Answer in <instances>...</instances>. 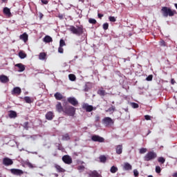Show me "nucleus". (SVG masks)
<instances>
[{"label": "nucleus", "mask_w": 177, "mask_h": 177, "mask_svg": "<svg viewBox=\"0 0 177 177\" xmlns=\"http://www.w3.org/2000/svg\"><path fill=\"white\" fill-rule=\"evenodd\" d=\"M67 102L70 103V104H72V106H78V100L75 99L74 97H69L67 98Z\"/></svg>", "instance_id": "obj_10"}, {"label": "nucleus", "mask_w": 177, "mask_h": 177, "mask_svg": "<svg viewBox=\"0 0 177 177\" xmlns=\"http://www.w3.org/2000/svg\"><path fill=\"white\" fill-rule=\"evenodd\" d=\"M59 46L62 47L66 46V41H64V39H61L59 41Z\"/></svg>", "instance_id": "obj_35"}, {"label": "nucleus", "mask_w": 177, "mask_h": 177, "mask_svg": "<svg viewBox=\"0 0 177 177\" xmlns=\"http://www.w3.org/2000/svg\"><path fill=\"white\" fill-rule=\"evenodd\" d=\"M19 39L24 42H27L28 41V35L26 32L23 33L19 36Z\"/></svg>", "instance_id": "obj_14"}, {"label": "nucleus", "mask_w": 177, "mask_h": 177, "mask_svg": "<svg viewBox=\"0 0 177 177\" xmlns=\"http://www.w3.org/2000/svg\"><path fill=\"white\" fill-rule=\"evenodd\" d=\"M3 165L6 167L13 165V160L9 158H4L3 159Z\"/></svg>", "instance_id": "obj_11"}, {"label": "nucleus", "mask_w": 177, "mask_h": 177, "mask_svg": "<svg viewBox=\"0 0 177 177\" xmlns=\"http://www.w3.org/2000/svg\"><path fill=\"white\" fill-rule=\"evenodd\" d=\"M100 162H106V161H107V158H106V156L104 155H102L100 156Z\"/></svg>", "instance_id": "obj_30"}, {"label": "nucleus", "mask_w": 177, "mask_h": 177, "mask_svg": "<svg viewBox=\"0 0 177 177\" xmlns=\"http://www.w3.org/2000/svg\"><path fill=\"white\" fill-rule=\"evenodd\" d=\"M39 60H45L46 59V54L45 53H40L39 55Z\"/></svg>", "instance_id": "obj_28"}, {"label": "nucleus", "mask_w": 177, "mask_h": 177, "mask_svg": "<svg viewBox=\"0 0 177 177\" xmlns=\"http://www.w3.org/2000/svg\"><path fill=\"white\" fill-rule=\"evenodd\" d=\"M156 174H161V167L160 166L156 167Z\"/></svg>", "instance_id": "obj_41"}, {"label": "nucleus", "mask_w": 177, "mask_h": 177, "mask_svg": "<svg viewBox=\"0 0 177 177\" xmlns=\"http://www.w3.org/2000/svg\"><path fill=\"white\" fill-rule=\"evenodd\" d=\"M161 13L163 17H172V16H175L177 14L176 10L171 9L168 7H162L161 9Z\"/></svg>", "instance_id": "obj_2"}, {"label": "nucleus", "mask_w": 177, "mask_h": 177, "mask_svg": "<svg viewBox=\"0 0 177 177\" xmlns=\"http://www.w3.org/2000/svg\"><path fill=\"white\" fill-rule=\"evenodd\" d=\"M173 176H174V177H177V172H176V173H174V174H173Z\"/></svg>", "instance_id": "obj_55"}, {"label": "nucleus", "mask_w": 177, "mask_h": 177, "mask_svg": "<svg viewBox=\"0 0 177 177\" xmlns=\"http://www.w3.org/2000/svg\"><path fill=\"white\" fill-rule=\"evenodd\" d=\"M15 67H18L19 71L20 73H22V71H24V70H26V66L21 63L15 64Z\"/></svg>", "instance_id": "obj_17"}, {"label": "nucleus", "mask_w": 177, "mask_h": 177, "mask_svg": "<svg viewBox=\"0 0 177 177\" xmlns=\"http://www.w3.org/2000/svg\"><path fill=\"white\" fill-rule=\"evenodd\" d=\"M133 175H134V176H136V177L139 176V171H138V169H134V170H133Z\"/></svg>", "instance_id": "obj_43"}, {"label": "nucleus", "mask_w": 177, "mask_h": 177, "mask_svg": "<svg viewBox=\"0 0 177 177\" xmlns=\"http://www.w3.org/2000/svg\"><path fill=\"white\" fill-rule=\"evenodd\" d=\"M55 176H58V175H57V174H55Z\"/></svg>", "instance_id": "obj_60"}, {"label": "nucleus", "mask_w": 177, "mask_h": 177, "mask_svg": "<svg viewBox=\"0 0 177 177\" xmlns=\"http://www.w3.org/2000/svg\"><path fill=\"white\" fill-rule=\"evenodd\" d=\"M56 110L58 111V113H62V111H64V108H63V106H62L61 102H57L56 104Z\"/></svg>", "instance_id": "obj_15"}, {"label": "nucleus", "mask_w": 177, "mask_h": 177, "mask_svg": "<svg viewBox=\"0 0 177 177\" xmlns=\"http://www.w3.org/2000/svg\"><path fill=\"white\" fill-rule=\"evenodd\" d=\"M3 12L4 13V15H6V16H8V17H10V16H12V12H10V9H9L7 7H5L3 8Z\"/></svg>", "instance_id": "obj_18"}, {"label": "nucleus", "mask_w": 177, "mask_h": 177, "mask_svg": "<svg viewBox=\"0 0 177 177\" xmlns=\"http://www.w3.org/2000/svg\"><path fill=\"white\" fill-rule=\"evenodd\" d=\"M39 17L40 19H42L44 17V14H42V12H39Z\"/></svg>", "instance_id": "obj_53"}, {"label": "nucleus", "mask_w": 177, "mask_h": 177, "mask_svg": "<svg viewBox=\"0 0 177 177\" xmlns=\"http://www.w3.org/2000/svg\"><path fill=\"white\" fill-rule=\"evenodd\" d=\"M146 151H147V149H146V148H141L140 149V154H145V153H146Z\"/></svg>", "instance_id": "obj_42"}, {"label": "nucleus", "mask_w": 177, "mask_h": 177, "mask_svg": "<svg viewBox=\"0 0 177 177\" xmlns=\"http://www.w3.org/2000/svg\"><path fill=\"white\" fill-rule=\"evenodd\" d=\"M62 149H63V147H62V145H60V144H59L58 150H62Z\"/></svg>", "instance_id": "obj_54"}, {"label": "nucleus", "mask_w": 177, "mask_h": 177, "mask_svg": "<svg viewBox=\"0 0 177 177\" xmlns=\"http://www.w3.org/2000/svg\"><path fill=\"white\" fill-rule=\"evenodd\" d=\"M64 113L70 117H74L75 115V108L73 106H66L64 107Z\"/></svg>", "instance_id": "obj_3"}, {"label": "nucleus", "mask_w": 177, "mask_h": 177, "mask_svg": "<svg viewBox=\"0 0 177 177\" xmlns=\"http://www.w3.org/2000/svg\"><path fill=\"white\" fill-rule=\"evenodd\" d=\"M77 169H82V170H84V169H85V167H84V166H79L78 167H77Z\"/></svg>", "instance_id": "obj_50"}, {"label": "nucleus", "mask_w": 177, "mask_h": 177, "mask_svg": "<svg viewBox=\"0 0 177 177\" xmlns=\"http://www.w3.org/2000/svg\"><path fill=\"white\" fill-rule=\"evenodd\" d=\"M97 16H98L99 19H102V17H103L104 15L102 14L98 13Z\"/></svg>", "instance_id": "obj_52"}, {"label": "nucleus", "mask_w": 177, "mask_h": 177, "mask_svg": "<svg viewBox=\"0 0 177 177\" xmlns=\"http://www.w3.org/2000/svg\"><path fill=\"white\" fill-rule=\"evenodd\" d=\"M62 161L68 165H70V164H73V158H71L68 155H64L62 156Z\"/></svg>", "instance_id": "obj_8"}, {"label": "nucleus", "mask_w": 177, "mask_h": 177, "mask_svg": "<svg viewBox=\"0 0 177 177\" xmlns=\"http://www.w3.org/2000/svg\"><path fill=\"white\" fill-rule=\"evenodd\" d=\"M24 100H25L26 103H28L29 104H31L32 103V99L28 96H26L24 97Z\"/></svg>", "instance_id": "obj_27"}, {"label": "nucleus", "mask_w": 177, "mask_h": 177, "mask_svg": "<svg viewBox=\"0 0 177 177\" xmlns=\"http://www.w3.org/2000/svg\"><path fill=\"white\" fill-rule=\"evenodd\" d=\"M55 168L57 169V172L62 173V172H66V170L61 167L59 165H55Z\"/></svg>", "instance_id": "obj_22"}, {"label": "nucleus", "mask_w": 177, "mask_h": 177, "mask_svg": "<svg viewBox=\"0 0 177 177\" xmlns=\"http://www.w3.org/2000/svg\"><path fill=\"white\" fill-rule=\"evenodd\" d=\"M175 80L174 79H171V85H174L175 84Z\"/></svg>", "instance_id": "obj_51"}, {"label": "nucleus", "mask_w": 177, "mask_h": 177, "mask_svg": "<svg viewBox=\"0 0 177 177\" xmlns=\"http://www.w3.org/2000/svg\"><path fill=\"white\" fill-rule=\"evenodd\" d=\"M124 168L126 171H131V169H132V165L128 162H126L124 163Z\"/></svg>", "instance_id": "obj_25"}, {"label": "nucleus", "mask_w": 177, "mask_h": 177, "mask_svg": "<svg viewBox=\"0 0 177 177\" xmlns=\"http://www.w3.org/2000/svg\"><path fill=\"white\" fill-rule=\"evenodd\" d=\"M109 20L112 23H115V21H117V19H115V17H111V16L109 17Z\"/></svg>", "instance_id": "obj_38"}, {"label": "nucleus", "mask_w": 177, "mask_h": 177, "mask_svg": "<svg viewBox=\"0 0 177 177\" xmlns=\"http://www.w3.org/2000/svg\"><path fill=\"white\" fill-rule=\"evenodd\" d=\"M58 52L59 53H63V52H64V49H63V47L59 46L58 48Z\"/></svg>", "instance_id": "obj_46"}, {"label": "nucleus", "mask_w": 177, "mask_h": 177, "mask_svg": "<svg viewBox=\"0 0 177 177\" xmlns=\"http://www.w3.org/2000/svg\"><path fill=\"white\" fill-rule=\"evenodd\" d=\"M8 117L10 118H16L17 117V113L15 111H10L8 113Z\"/></svg>", "instance_id": "obj_21"}, {"label": "nucleus", "mask_w": 177, "mask_h": 177, "mask_svg": "<svg viewBox=\"0 0 177 177\" xmlns=\"http://www.w3.org/2000/svg\"><path fill=\"white\" fill-rule=\"evenodd\" d=\"M2 1V3H6L8 2V0H1Z\"/></svg>", "instance_id": "obj_57"}, {"label": "nucleus", "mask_w": 177, "mask_h": 177, "mask_svg": "<svg viewBox=\"0 0 177 177\" xmlns=\"http://www.w3.org/2000/svg\"><path fill=\"white\" fill-rule=\"evenodd\" d=\"M54 97H55L56 100H62L63 99V95L59 92L55 93Z\"/></svg>", "instance_id": "obj_23"}, {"label": "nucleus", "mask_w": 177, "mask_h": 177, "mask_svg": "<svg viewBox=\"0 0 177 177\" xmlns=\"http://www.w3.org/2000/svg\"><path fill=\"white\" fill-rule=\"evenodd\" d=\"M68 30L72 32V34H74L77 37H81L86 30L82 25L77 26V28L74 26H71Z\"/></svg>", "instance_id": "obj_1"}, {"label": "nucleus", "mask_w": 177, "mask_h": 177, "mask_svg": "<svg viewBox=\"0 0 177 177\" xmlns=\"http://www.w3.org/2000/svg\"><path fill=\"white\" fill-rule=\"evenodd\" d=\"M19 57H20V59H26V57H27V54H26L23 51H20L19 53Z\"/></svg>", "instance_id": "obj_29"}, {"label": "nucleus", "mask_w": 177, "mask_h": 177, "mask_svg": "<svg viewBox=\"0 0 177 177\" xmlns=\"http://www.w3.org/2000/svg\"><path fill=\"white\" fill-rule=\"evenodd\" d=\"M0 177H2V174L1 173H0Z\"/></svg>", "instance_id": "obj_58"}, {"label": "nucleus", "mask_w": 177, "mask_h": 177, "mask_svg": "<svg viewBox=\"0 0 177 177\" xmlns=\"http://www.w3.org/2000/svg\"><path fill=\"white\" fill-rule=\"evenodd\" d=\"M158 161L160 162V164H164V162H165V158L164 157H159Z\"/></svg>", "instance_id": "obj_34"}, {"label": "nucleus", "mask_w": 177, "mask_h": 177, "mask_svg": "<svg viewBox=\"0 0 177 177\" xmlns=\"http://www.w3.org/2000/svg\"><path fill=\"white\" fill-rule=\"evenodd\" d=\"M53 117H55V115H53V112L52 111H48L46 114V118L48 120V121H52V120H53Z\"/></svg>", "instance_id": "obj_16"}, {"label": "nucleus", "mask_w": 177, "mask_h": 177, "mask_svg": "<svg viewBox=\"0 0 177 177\" xmlns=\"http://www.w3.org/2000/svg\"><path fill=\"white\" fill-rule=\"evenodd\" d=\"M160 46H166L165 41L164 40L160 41Z\"/></svg>", "instance_id": "obj_47"}, {"label": "nucleus", "mask_w": 177, "mask_h": 177, "mask_svg": "<svg viewBox=\"0 0 177 177\" xmlns=\"http://www.w3.org/2000/svg\"><path fill=\"white\" fill-rule=\"evenodd\" d=\"M106 111V113H110L111 111H115V106H112L111 107L108 109Z\"/></svg>", "instance_id": "obj_36"}, {"label": "nucleus", "mask_w": 177, "mask_h": 177, "mask_svg": "<svg viewBox=\"0 0 177 177\" xmlns=\"http://www.w3.org/2000/svg\"><path fill=\"white\" fill-rule=\"evenodd\" d=\"M24 128H26V129H28V122H25L24 123Z\"/></svg>", "instance_id": "obj_48"}, {"label": "nucleus", "mask_w": 177, "mask_h": 177, "mask_svg": "<svg viewBox=\"0 0 177 177\" xmlns=\"http://www.w3.org/2000/svg\"><path fill=\"white\" fill-rule=\"evenodd\" d=\"M48 0H41V3H44V5H48Z\"/></svg>", "instance_id": "obj_49"}, {"label": "nucleus", "mask_w": 177, "mask_h": 177, "mask_svg": "<svg viewBox=\"0 0 177 177\" xmlns=\"http://www.w3.org/2000/svg\"><path fill=\"white\" fill-rule=\"evenodd\" d=\"M82 109L86 110V113H91V111L96 110V108L93 109V106L85 103L82 104Z\"/></svg>", "instance_id": "obj_6"}, {"label": "nucleus", "mask_w": 177, "mask_h": 177, "mask_svg": "<svg viewBox=\"0 0 177 177\" xmlns=\"http://www.w3.org/2000/svg\"><path fill=\"white\" fill-rule=\"evenodd\" d=\"M62 140H70V136L68 133H66L62 136Z\"/></svg>", "instance_id": "obj_32"}, {"label": "nucleus", "mask_w": 177, "mask_h": 177, "mask_svg": "<svg viewBox=\"0 0 177 177\" xmlns=\"http://www.w3.org/2000/svg\"><path fill=\"white\" fill-rule=\"evenodd\" d=\"M44 42H46V44H49L50 42H53V39L49 35H46L43 39Z\"/></svg>", "instance_id": "obj_19"}, {"label": "nucleus", "mask_w": 177, "mask_h": 177, "mask_svg": "<svg viewBox=\"0 0 177 177\" xmlns=\"http://www.w3.org/2000/svg\"><path fill=\"white\" fill-rule=\"evenodd\" d=\"M10 172H11L12 175H17V176H21V175L24 174V171L19 169H10Z\"/></svg>", "instance_id": "obj_7"}, {"label": "nucleus", "mask_w": 177, "mask_h": 177, "mask_svg": "<svg viewBox=\"0 0 177 177\" xmlns=\"http://www.w3.org/2000/svg\"><path fill=\"white\" fill-rule=\"evenodd\" d=\"M116 153L122 154V145H118L116 147Z\"/></svg>", "instance_id": "obj_26"}, {"label": "nucleus", "mask_w": 177, "mask_h": 177, "mask_svg": "<svg viewBox=\"0 0 177 177\" xmlns=\"http://www.w3.org/2000/svg\"><path fill=\"white\" fill-rule=\"evenodd\" d=\"M91 140H93V142H98L99 143H103L104 142V139L97 135L91 136Z\"/></svg>", "instance_id": "obj_9"}, {"label": "nucleus", "mask_w": 177, "mask_h": 177, "mask_svg": "<svg viewBox=\"0 0 177 177\" xmlns=\"http://www.w3.org/2000/svg\"><path fill=\"white\" fill-rule=\"evenodd\" d=\"M0 82L3 84H6V82H9V77L5 75H0Z\"/></svg>", "instance_id": "obj_13"}, {"label": "nucleus", "mask_w": 177, "mask_h": 177, "mask_svg": "<svg viewBox=\"0 0 177 177\" xmlns=\"http://www.w3.org/2000/svg\"><path fill=\"white\" fill-rule=\"evenodd\" d=\"M103 30L106 31V30H109V23H104L102 25Z\"/></svg>", "instance_id": "obj_39"}, {"label": "nucleus", "mask_w": 177, "mask_h": 177, "mask_svg": "<svg viewBox=\"0 0 177 177\" xmlns=\"http://www.w3.org/2000/svg\"><path fill=\"white\" fill-rule=\"evenodd\" d=\"M155 158H157V153L154 151H149L144 157V161H152V160H154Z\"/></svg>", "instance_id": "obj_4"}, {"label": "nucleus", "mask_w": 177, "mask_h": 177, "mask_svg": "<svg viewBox=\"0 0 177 177\" xmlns=\"http://www.w3.org/2000/svg\"><path fill=\"white\" fill-rule=\"evenodd\" d=\"M131 106L133 107V109H138L139 108V104L138 103L132 102Z\"/></svg>", "instance_id": "obj_40"}, {"label": "nucleus", "mask_w": 177, "mask_h": 177, "mask_svg": "<svg viewBox=\"0 0 177 177\" xmlns=\"http://www.w3.org/2000/svg\"><path fill=\"white\" fill-rule=\"evenodd\" d=\"M149 133H151V131H149Z\"/></svg>", "instance_id": "obj_59"}, {"label": "nucleus", "mask_w": 177, "mask_h": 177, "mask_svg": "<svg viewBox=\"0 0 177 177\" xmlns=\"http://www.w3.org/2000/svg\"><path fill=\"white\" fill-rule=\"evenodd\" d=\"M147 81H153V75H149L147 78Z\"/></svg>", "instance_id": "obj_44"}, {"label": "nucleus", "mask_w": 177, "mask_h": 177, "mask_svg": "<svg viewBox=\"0 0 177 177\" xmlns=\"http://www.w3.org/2000/svg\"><path fill=\"white\" fill-rule=\"evenodd\" d=\"M97 95H99L100 96H106V95H107V93L104 91V89H103V87H102L101 88H100L97 92Z\"/></svg>", "instance_id": "obj_20"}, {"label": "nucleus", "mask_w": 177, "mask_h": 177, "mask_svg": "<svg viewBox=\"0 0 177 177\" xmlns=\"http://www.w3.org/2000/svg\"><path fill=\"white\" fill-rule=\"evenodd\" d=\"M88 23H90V24H96V23H97V21L95 19L90 18L88 19Z\"/></svg>", "instance_id": "obj_33"}, {"label": "nucleus", "mask_w": 177, "mask_h": 177, "mask_svg": "<svg viewBox=\"0 0 177 177\" xmlns=\"http://www.w3.org/2000/svg\"><path fill=\"white\" fill-rule=\"evenodd\" d=\"M68 77L71 81H75V80H76L75 75H73V74H70L68 75Z\"/></svg>", "instance_id": "obj_37"}, {"label": "nucleus", "mask_w": 177, "mask_h": 177, "mask_svg": "<svg viewBox=\"0 0 177 177\" xmlns=\"http://www.w3.org/2000/svg\"><path fill=\"white\" fill-rule=\"evenodd\" d=\"M99 120H100V117L98 116L96 118V121H99Z\"/></svg>", "instance_id": "obj_56"}, {"label": "nucleus", "mask_w": 177, "mask_h": 177, "mask_svg": "<svg viewBox=\"0 0 177 177\" xmlns=\"http://www.w3.org/2000/svg\"><path fill=\"white\" fill-rule=\"evenodd\" d=\"M111 174H115L118 171V168L115 166H112L110 169Z\"/></svg>", "instance_id": "obj_31"}, {"label": "nucleus", "mask_w": 177, "mask_h": 177, "mask_svg": "<svg viewBox=\"0 0 177 177\" xmlns=\"http://www.w3.org/2000/svg\"><path fill=\"white\" fill-rule=\"evenodd\" d=\"M102 124L105 125V127H110V125H113L114 124V120H113L110 117H105L102 120Z\"/></svg>", "instance_id": "obj_5"}, {"label": "nucleus", "mask_w": 177, "mask_h": 177, "mask_svg": "<svg viewBox=\"0 0 177 177\" xmlns=\"http://www.w3.org/2000/svg\"><path fill=\"white\" fill-rule=\"evenodd\" d=\"M89 177H102L100 174L97 173L96 171H93L88 174Z\"/></svg>", "instance_id": "obj_24"}, {"label": "nucleus", "mask_w": 177, "mask_h": 177, "mask_svg": "<svg viewBox=\"0 0 177 177\" xmlns=\"http://www.w3.org/2000/svg\"><path fill=\"white\" fill-rule=\"evenodd\" d=\"M145 119L147 120V121H150V120H151V116L149 115H145Z\"/></svg>", "instance_id": "obj_45"}, {"label": "nucleus", "mask_w": 177, "mask_h": 177, "mask_svg": "<svg viewBox=\"0 0 177 177\" xmlns=\"http://www.w3.org/2000/svg\"><path fill=\"white\" fill-rule=\"evenodd\" d=\"M11 93L12 95H20L21 93V88L20 87H15Z\"/></svg>", "instance_id": "obj_12"}]
</instances>
